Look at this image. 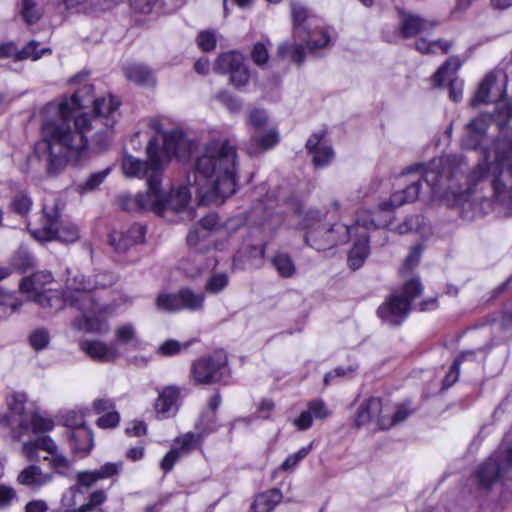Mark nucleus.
<instances>
[{"instance_id":"nucleus-22","label":"nucleus","mask_w":512,"mask_h":512,"mask_svg":"<svg viewBox=\"0 0 512 512\" xmlns=\"http://www.w3.org/2000/svg\"><path fill=\"white\" fill-rule=\"evenodd\" d=\"M500 168L499 175L492 179L494 197L499 202H504L509 196V187L512 186V163L500 162L496 165Z\"/></svg>"},{"instance_id":"nucleus-39","label":"nucleus","mask_w":512,"mask_h":512,"mask_svg":"<svg viewBox=\"0 0 512 512\" xmlns=\"http://www.w3.org/2000/svg\"><path fill=\"white\" fill-rule=\"evenodd\" d=\"M271 262L281 277L290 278L295 274V264L287 253H277Z\"/></svg>"},{"instance_id":"nucleus-16","label":"nucleus","mask_w":512,"mask_h":512,"mask_svg":"<svg viewBox=\"0 0 512 512\" xmlns=\"http://www.w3.org/2000/svg\"><path fill=\"white\" fill-rule=\"evenodd\" d=\"M146 226L135 223L127 230L116 232L110 235V244L115 251L124 253L135 244L143 243L145 240Z\"/></svg>"},{"instance_id":"nucleus-57","label":"nucleus","mask_w":512,"mask_h":512,"mask_svg":"<svg viewBox=\"0 0 512 512\" xmlns=\"http://www.w3.org/2000/svg\"><path fill=\"white\" fill-rule=\"evenodd\" d=\"M473 355L472 351H464L462 352L453 362L449 372L446 374L444 378V384L447 386L453 385L459 376L460 365L464 361L465 355Z\"/></svg>"},{"instance_id":"nucleus-18","label":"nucleus","mask_w":512,"mask_h":512,"mask_svg":"<svg viewBox=\"0 0 512 512\" xmlns=\"http://www.w3.org/2000/svg\"><path fill=\"white\" fill-rule=\"evenodd\" d=\"M278 142L279 134L274 128L266 131L252 132L251 138L246 144V153L251 157L258 156L272 149Z\"/></svg>"},{"instance_id":"nucleus-49","label":"nucleus","mask_w":512,"mask_h":512,"mask_svg":"<svg viewBox=\"0 0 512 512\" xmlns=\"http://www.w3.org/2000/svg\"><path fill=\"white\" fill-rule=\"evenodd\" d=\"M21 15L28 24L36 23L41 17V11L32 0H22Z\"/></svg>"},{"instance_id":"nucleus-6","label":"nucleus","mask_w":512,"mask_h":512,"mask_svg":"<svg viewBox=\"0 0 512 512\" xmlns=\"http://www.w3.org/2000/svg\"><path fill=\"white\" fill-rule=\"evenodd\" d=\"M39 306L50 311H58L64 306L77 308L83 314L100 312L101 305L98 303L94 293L85 289H67L63 293L59 291H48L39 294L37 297Z\"/></svg>"},{"instance_id":"nucleus-41","label":"nucleus","mask_w":512,"mask_h":512,"mask_svg":"<svg viewBox=\"0 0 512 512\" xmlns=\"http://www.w3.org/2000/svg\"><path fill=\"white\" fill-rule=\"evenodd\" d=\"M496 82V78L492 74H488L481 81L477 92L471 100L472 106L489 103V95L492 85Z\"/></svg>"},{"instance_id":"nucleus-30","label":"nucleus","mask_w":512,"mask_h":512,"mask_svg":"<svg viewBox=\"0 0 512 512\" xmlns=\"http://www.w3.org/2000/svg\"><path fill=\"white\" fill-rule=\"evenodd\" d=\"M369 241L366 235L358 238L348 253V266L353 270L359 269L369 255Z\"/></svg>"},{"instance_id":"nucleus-25","label":"nucleus","mask_w":512,"mask_h":512,"mask_svg":"<svg viewBox=\"0 0 512 512\" xmlns=\"http://www.w3.org/2000/svg\"><path fill=\"white\" fill-rule=\"evenodd\" d=\"M80 347L91 358L102 362H112L118 355L117 349L114 346H109L97 340L83 341L80 343Z\"/></svg>"},{"instance_id":"nucleus-27","label":"nucleus","mask_w":512,"mask_h":512,"mask_svg":"<svg viewBox=\"0 0 512 512\" xmlns=\"http://www.w3.org/2000/svg\"><path fill=\"white\" fill-rule=\"evenodd\" d=\"M281 499L282 493L277 488L260 493L255 497L250 512H271Z\"/></svg>"},{"instance_id":"nucleus-34","label":"nucleus","mask_w":512,"mask_h":512,"mask_svg":"<svg viewBox=\"0 0 512 512\" xmlns=\"http://www.w3.org/2000/svg\"><path fill=\"white\" fill-rule=\"evenodd\" d=\"M324 217L319 210H309L306 212L303 218V227L306 229L305 241L307 242V237L311 232L318 233L320 238H325V233H323V226H327L324 223Z\"/></svg>"},{"instance_id":"nucleus-3","label":"nucleus","mask_w":512,"mask_h":512,"mask_svg":"<svg viewBox=\"0 0 512 512\" xmlns=\"http://www.w3.org/2000/svg\"><path fill=\"white\" fill-rule=\"evenodd\" d=\"M163 146L159 139L153 137L147 144V161L126 155L122 160V170L127 177L146 178L149 190L161 184L164 165L172 157L180 161L187 160L194 149L196 142L187 138L181 130H171L163 134Z\"/></svg>"},{"instance_id":"nucleus-21","label":"nucleus","mask_w":512,"mask_h":512,"mask_svg":"<svg viewBox=\"0 0 512 512\" xmlns=\"http://www.w3.org/2000/svg\"><path fill=\"white\" fill-rule=\"evenodd\" d=\"M420 187V179L412 181L411 184L404 189L394 192L389 201L382 202L379 206L380 209L386 211L400 207L406 203L414 202L418 198Z\"/></svg>"},{"instance_id":"nucleus-20","label":"nucleus","mask_w":512,"mask_h":512,"mask_svg":"<svg viewBox=\"0 0 512 512\" xmlns=\"http://www.w3.org/2000/svg\"><path fill=\"white\" fill-rule=\"evenodd\" d=\"M381 411V399L378 397H370L369 399L361 403L360 406L358 407L354 417L355 426L357 428H360L377 419L379 427L381 429H385L386 427L378 419Z\"/></svg>"},{"instance_id":"nucleus-14","label":"nucleus","mask_w":512,"mask_h":512,"mask_svg":"<svg viewBox=\"0 0 512 512\" xmlns=\"http://www.w3.org/2000/svg\"><path fill=\"white\" fill-rule=\"evenodd\" d=\"M153 194L157 195L158 208L154 209V213L163 216L167 210L176 212L184 211L190 201L191 192L187 187H180L175 191H171L168 196H165L160 188V184L151 190Z\"/></svg>"},{"instance_id":"nucleus-31","label":"nucleus","mask_w":512,"mask_h":512,"mask_svg":"<svg viewBox=\"0 0 512 512\" xmlns=\"http://www.w3.org/2000/svg\"><path fill=\"white\" fill-rule=\"evenodd\" d=\"M99 312L83 314L75 319L73 325L79 330L91 333H104L108 330L107 323L98 316Z\"/></svg>"},{"instance_id":"nucleus-64","label":"nucleus","mask_w":512,"mask_h":512,"mask_svg":"<svg viewBox=\"0 0 512 512\" xmlns=\"http://www.w3.org/2000/svg\"><path fill=\"white\" fill-rule=\"evenodd\" d=\"M116 339L122 344H128L136 338V331L131 323L124 324L116 329Z\"/></svg>"},{"instance_id":"nucleus-61","label":"nucleus","mask_w":512,"mask_h":512,"mask_svg":"<svg viewBox=\"0 0 512 512\" xmlns=\"http://www.w3.org/2000/svg\"><path fill=\"white\" fill-rule=\"evenodd\" d=\"M175 441L179 444V453H188L196 448L197 443L199 441V436L195 435L192 432H188L185 435L176 438Z\"/></svg>"},{"instance_id":"nucleus-4","label":"nucleus","mask_w":512,"mask_h":512,"mask_svg":"<svg viewBox=\"0 0 512 512\" xmlns=\"http://www.w3.org/2000/svg\"><path fill=\"white\" fill-rule=\"evenodd\" d=\"M506 434L497 449L477 467L474 478L477 487L490 491L500 485L512 488V442Z\"/></svg>"},{"instance_id":"nucleus-2","label":"nucleus","mask_w":512,"mask_h":512,"mask_svg":"<svg viewBox=\"0 0 512 512\" xmlns=\"http://www.w3.org/2000/svg\"><path fill=\"white\" fill-rule=\"evenodd\" d=\"M237 150L229 139L207 142L187 181L203 204H222L236 191Z\"/></svg>"},{"instance_id":"nucleus-26","label":"nucleus","mask_w":512,"mask_h":512,"mask_svg":"<svg viewBox=\"0 0 512 512\" xmlns=\"http://www.w3.org/2000/svg\"><path fill=\"white\" fill-rule=\"evenodd\" d=\"M52 281V275L50 273L38 272L32 276L24 278L20 282V289L23 292H33V301L39 305L37 297L39 294L46 293L48 290H42V286ZM49 291H53L49 289Z\"/></svg>"},{"instance_id":"nucleus-35","label":"nucleus","mask_w":512,"mask_h":512,"mask_svg":"<svg viewBox=\"0 0 512 512\" xmlns=\"http://www.w3.org/2000/svg\"><path fill=\"white\" fill-rule=\"evenodd\" d=\"M177 397L178 391L175 388H165L155 402L157 413L165 417L174 408Z\"/></svg>"},{"instance_id":"nucleus-5","label":"nucleus","mask_w":512,"mask_h":512,"mask_svg":"<svg viewBox=\"0 0 512 512\" xmlns=\"http://www.w3.org/2000/svg\"><path fill=\"white\" fill-rule=\"evenodd\" d=\"M463 166H467L463 157L445 156L433 159L427 167L422 163L410 165L402 174L419 173L434 193L455 194L452 182L463 174Z\"/></svg>"},{"instance_id":"nucleus-24","label":"nucleus","mask_w":512,"mask_h":512,"mask_svg":"<svg viewBox=\"0 0 512 512\" xmlns=\"http://www.w3.org/2000/svg\"><path fill=\"white\" fill-rule=\"evenodd\" d=\"M68 437L71 442V450L74 453H83L85 456L91 451L93 447V434L84 424H80L72 429Z\"/></svg>"},{"instance_id":"nucleus-42","label":"nucleus","mask_w":512,"mask_h":512,"mask_svg":"<svg viewBox=\"0 0 512 512\" xmlns=\"http://www.w3.org/2000/svg\"><path fill=\"white\" fill-rule=\"evenodd\" d=\"M21 306L17 298L0 288V319L6 318L16 312Z\"/></svg>"},{"instance_id":"nucleus-33","label":"nucleus","mask_w":512,"mask_h":512,"mask_svg":"<svg viewBox=\"0 0 512 512\" xmlns=\"http://www.w3.org/2000/svg\"><path fill=\"white\" fill-rule=\"evenodd\" d=\"M214 260H209L204 257L202 253L193 251L189 254L185 262H183V269L192 277L200 275L211 265H214Z\"/></svg>"},{"instance_id":"nucleus-59","label":"nucleus","mask_w":512,"mask_h":512,"mask_svg":"<svg viewBox=\"0 0 512 512\" xmlns=\"http://www.w3.org/2000/svg\"><path fill=\"white\" fill-rule=\"evenodd\" d=\"M216 99L226 106L231 113H237L241 110V101L227 91L219 92Z\"/></svg>"},{"instance_id":"nucleus-56","label":"nucleus","mask_w":512,"mask_h":512,"mask_svg":"<svg viewBox=\"0 0 512 512\" xmlns=\"http://www.w3.org/2000/svg\"><path fill=\"white\" fill-rule=\"evenodd\" d=\"M422 251L423 247L421 245H415L412 247L409 255L405 259L404 266L400 269L402 276L418 265Z\"/></svg>"},{"instance_id":"nucleus-62","label":"nucleus","mask_w":512,"mask_h":512,"mask_svg":"<svg viewBox=\"0 0 512 512\" xmlns=\"http://www.w3.org/2000/svg\"><path fill=\"white\" fill-rule=\"evenodd\" d=\"M307 407V410L311 412V415L316 419H325L331 414L326 404L321 399L310 401Z\"/></svg>"},{"instance_id":"nucleus-13","label":"nucleus","mask_w":512,"mask_h":512,"mask_svg":"<svg viewBox=\"0 0 512 512\" xmlns=\"http://www.w3.org/2000/svg\"><path fill=\"white\" fill-rule=\"evenodd\" d=\"M326 135V130H319L312 133L306 141L305 148L315 168H324L335 158L333 147L326 140Z\"/></svg>"},{"instance_id":"nucleus-55","label":"nucleus","mask_w":512,"mask_h":512,"mask_svg":"<svg viewBox=\"0 0 512 512\" xmlns=\"http://www.w3.org/2000/svg\"><path fill=\"white\" fill-rule=\"evenodd\" d=\"M110 171V168H106L103 171L92 173L88 179L79 186L81 191L85 192L96 189L104 181Z\"/></svg>"},{"instance_id":"nucleus-32","label":"nucleus","mask_w":512,"mask_h":512,"mask_svg":"<svg viewBox=\"0 0 512 512\" xmlns=\"http://www.w3.org/2000/svg\"><path fill=\"white\" fill-rule=\"evenodd\" d=\"M120 106V101L117 100L114 96L108 95V98L101 97L96 98L93 101V113L89 114V117H103L107 118H115L114 114L118 110Z\"/></svg>"},{"instance_id":"nucleus-10","label":"nucleus","mask_w":512,"mask_h":512,"mask_svg":"<svg viewBox=\"0 0 512 512\" xmlns=\"http://www.w3.org/2000/svg\"><path fill=\"white\" fill-rule=\"evenodd\" d=\"M191 377L196 384L211 385L229 377L228 357L223 350L195 360L191 365Z\"/></svg>"},{"instance_id":"nucleus-11","label":"nucleus","mask_w":512,"mask_h":512,"mask_svg":"<svg viewBox=\"0 0 512 512\" xmlns=\"http://www.w3.org/2000/svg\"><path fill=\"white\" fill-rule=\"evenodd\" d=\"M353 227L344 224H327L323 226L325 238H320L318 233L311 232L307 237V244L317 251L333 248L349 241Z\"/></svg>"},{"instance_id":"nucleus-45","label":"nucleus","mask_w":512,"mask_h":512,"mask_svg":"<svg viewBox=\"0 0 512 512\" xmlns=\"http://www.w3.org/2000/svg\"><path fill=\"white\" fill-rule=\"evenodd\" d=\"M50 342V334L49 331L40 327L33 330L29 335V344L35 351H41L45 349Z\"/></svg>"},{"instance_id":"nucleus-54","label":"nucleus","mask_w":512,"mask_h":512,"mask_svg":"<svg viewBox=\"0 0 512 512\" xmlns=\"http://www.w3.org/2000/svg\"><path fill=\"white\" fill-rule=\"evenodd\" d=\"M196 41L201 50L205 52L213 51L217 43L216 33L213 30L201 31Z\"/></svg>"},{"instance_id":"nucleus-17","label":"nucleus","mask_w":512,"mask_h":512,"mask_svg":"<svg viewBox=\"0 0 512 512\" xmlns=\"http://www.w3.org/2000/svg\"><path fill=\"white\" fill-rule=\"evenodd\" d=\"M158 198L156 194H153L149 189L146 193H138L136 196L121 195L118 197V204L122 210L127 212H136L151 210H159Z\"/></svg>"},{"instance_id":"nucleus-37","label":"nucleus","mask_w":512,"mask_h":512,"mask_svg":"<svg viewBox=\"0 0 512 512\" xmlns=\"http://www.w3.org/2000/svg\"><path fill=\"white\" fill-rule=\"evenodd\" d=\"M277 56L281 59L291 57L300 66L305 59L304 47L301 44L283 42L277 48Z\"/></svg>"},{"instance_id":"nucleus-44","label":"nucleus","mask_w":512,"mask_h":512,"mask_svg":"<svg viewBox=\"0 0 512 512\" xmlns=\"http://www.w3.org/2000/svg\"><path fill=\"white\" fill-rule=\"evenodd\" d=\"M32 207L31 198L23 192L17 193L10 202V209L20 216H26Z\"/></svg>"},{"instance_id":"nucleus-46","label":"nucleus","mask_w":512,"mask_h":512,"mask_svg":"<svg viewBox=\"0 0 512 512\" xmlns=\"http://www.w3.org/2000/svg\"><path fill=\"white\" fill-rule=\"evenodd\" d=\"M197 428L204 434H209L217 430V412L204 410L197 422Z\"/></svg>"},{"instance_id":"nucleus-7","label":"nucleus","mask_w":512,"mask_h":512,"mask_svg":"<svg viewBox=\"0 0 512 512\" xmlns=\"http://www.w3.org/2000/svg\"><path fill=\"white\" fill-rule=\"evenodd\" d=\"M42 212L41 227L32 231L36 239L59 240L67 244L79 239V230L75 225L60 221L59 203L56 199H53L51 204L44 203Z\"/></svg>"},{"instance_id":"nucleus-28","label":"nucleus","mask_w":512,"mask_h":512,"mask_svg":"<svg viewBox=\"0 0 512 512\" xmlns=\"http://www.w3.org/2000/svg\"><path fill=\"white\" fill-rule=\"evenodd\" d=\"M125 77L137 85H153L155 78L152 71L143 64L132 63L123 68Z\"/></svg>"},{"instance_id":"nucleus-19","label":"nucleus","mask_w":512,"mask_h":512,"mask_svg":"<svg viewBox=\"0 0 512 512\" xmlns=\"http://www.w3.org/2000/svg\"><path fill=\"white\" fill-rule=\"evenodd\" d=\"M434 24L411 13L400 11L398 31L403 38H413L422 32L429 31Z\"/></svg>"},{"instance_id":"nucleus-15","label":"nucleus","mask_w":512,"mask_h":512,"mask_svg":"<svg viewBox=\"0 0 512 512\" xmlns=\"http://www.w3.org/2000/svg\"><path fill=\"white\" fill-rule=\"evenodd\" d=\"M461 66V61L457 57H450L447 61L439 67L433 76L435 85L442 87L445 84L449 86V97L451 100L457 102L462 97V90L457 87L456 72Z\"/></svg>"},{"instance_id":"nucleus-8","label":"nucleus","mask_w":512,"mask_h":512,"mask_svg":"<svg viewBox=\"0 0 512 512\" xmlns=\"http://www.w3.org/2000/svg\"><path fill=\"white\" fill-rule=\"evenodd\" d=\"M423 292V286L418 277L405 281L401 295L392 294L389 299L379 306L378 316L390 325L398 326L407 317L412 302Z\"/></svg>"},{"instance_id":"nucleus-58","label":"nucleus","mask_w":512,"mask_h":512,"mask_svg":"<svg viewBox=\"0 0 512 512\" xmlns=\"http://www.w3.org/2000/svg\"><path fill=\"white\" fill-rule=\"evenodd\" d=\"M93 277L95 289L109 288L117 281V276L110 271H99L95 273Z\"/></svg>"},{"instance_id":"nucleus-38","label":"nucleus","mask_w":512,"mask_h":512,"mask_svg":"<svg viewBox=\"0 0 512 512\" xmlns=\"http://www.w3.org/2000/svg\"><path fill=\"white\" fill-rule=\"evenodd\" d=\"M181 303L179 291L177 293L159 294L155 300L157 309L168 313L182 310Z\"/></svg>"},{"instance_id":"nucleus-23","label":"nucleus","mask_w":512,"mask_h":512,"mask_svg":"<svg viewBox=\"0 0 512 512\" xmlns=\"http://www.w3.org/2000/svg\"><path fill=\"white\" fill-rule=\"evenodd\" d=\"M53 479L52 473H45L42 469L35 464L29 465L24 468L17 477L19 484L27 486L31 489H38Z\"/></svg>"},{"instance_id":"nucleus-43","label":"nucleus","mask_w":512,"mask_h":512,"mask_svg":"<svg viewBox=\"0 0 512 512\" xmlns=\"http://www.w3.org/2000/svg\"><path fill=\"white\" fill-rule=\"evenodd\" d=\"M39 46V42L35 40L29 41L21 50H18L17 53V61H22L28 58H32L33 60L40 59L45 53H51L50 48H42L41 50H37Z\"/></svg>"},{"instance_id":"nucleus-36","label":"nucleus","mask_w":512,"mask_h":512,"mask_svg":"<svg viewBox=\"0 0 512 512\" xmlns=\"http://www.w3.org/2000/svg\"><path fill=\"white\" fill-rule=\"evenodd\" d=\"M182 310L197 311L203 308L205 296L203 293H195L190 288H181L179 290Z\"/></svg>"},{"instance_id":"nucleus-9","label":"nucleus","mask_w":512,"mask_h":512,"mask_svg":"<svg viewBox=\"0 0 512 512\" xmlns=\"http://www.w3.org/2000/svg\"><path fill=\"white\" fill-rule=\"evenodd\" d=\"M291 15L294 34L306 41L310 50L323 48L328 45L330 37L324 30L319 29L320 20L301 3L291 2Z\"/></svg>"},{"instance_id":"nucleus-63","label":"nucleus","mask_w":512,"mask_h":512,"mask_svg":"<svg viewBox=\"0 0 512 512\" xmlns=\"http://www.w3.org/2000/svg\"><path fill=\"white\" fill-rule=\"evenodd\" d=\"M250 79V73L245 64L230 73V81L236 87L245 86Z\"/></svg>"},{"instance_id":"nucleus-47","label":"nucleus","mask_w":512,"mask_h":512,"mask_svg":"<svg viewBox=\"0 0 512 512\" xmlns=\"http://www.w3.org/2000/svg\"><path fill=\"white\" fill-rule=\"evenodd\" d=\"M33 262V256L23 247H20L12 258V266L21 272H26L30 269L33 266Z\"/></svg>"},{"instance_id":"nucleus-50","label":"nucleus","mask_w":512,"mask_h":512,"mask_svg":"<svg viewBox=\"0 0 512 512\" xmlns=\"http://www.w3.org/2000/svg\"><path fill=\"white\" fill-rule=\"evenodd\" d=\"M489 165L486 162L479 163L473 171H471L466 179L468 183L467 191H471L472 187L488 177Z\"/></svg>"},{"instance_id":"nucleus-60","label":"nucleus","mask_w":512,"mask_h":512,"mask_svg":"<svg viewBox=\"0 0 512 512\" xmlns=\"http://www.w3.org/2000/svg\"><path fill=\"white\" fill-rule=\"evenodd\" d=\"M312 444L302 447L298 452L289 455L281 465L283 470H290L297 466V464L304 459L310 452Z\"/></svg>"},{"instance_id":"nucleus-12","label":"nucleus","mask_w":512,"mask_h":512,"mask_svg":"<svg viewBox=\"0 0 512 512\" xmlns=\"http://www.w3.org/2000/svg\"><path fill=\"white\" fill-rule=\"evenodd\" d=\"M26 396L23 393H13L7 398L9 412L2 414L4 426L13 430L14 437L19 438L21 433L29 428V420L24 414Z\"/></svg>"},{"instance_id":"nucleus-48","label":"nucleus","mask_w":512,"mask_h":512,"mask_svg":"<svg viewBox=\"0 0 512 512\" xmlns=\"http://www.w3.org/2000/svg\"><path fill=\"white\" fill-rule=\"evenodd\" d=\"M452 44L447 41L443 40H435L432 42L427 41L426 39H419L415 43L416 49L421 53H434L435 48L438 47L442 50L444 54H447L449 52V49L451 48Z\"/></svg>"},{"instance_id":"nucleus-51","label":"nucleus","mask_w":512,"mask_h":512,"mask_svg":"<svg viewBox=\"0 0 512 512\" xmlns=\"http://www.w3.org/2000/svg\"><path fill=\"white\" fill-rule=\"evenodd\" d=\"M229 283V278L225 273H216L209 277L205 284L208 292L217 294L223 291Z\"/></svg>"},{"instance_id":"nucleus-52","label":"nucleus","mask_w":512,"mask_h":512,"mask_svg":"<svg viewBox=\"0 0 512 512\" xmlns=\"http://www.w3.org/2000/svg\"><path fill=\"white\" fill-rule=\"evenodd\" d=\"M358 369V364H349L346 367L340 366L325 374L324 385H329L336 378L350 377Z\"/></svg>"},{"instance_id":"nucleus-40","label":"nucleus","mask_w":512,"mask_h":512,"mask_svg":"<svg viewBox=\"0 0 512 512\" xmlns=\"http://www.w3.org/2000/svg\"><path fill=\"white\" fill-rule=\"evenodd\" d=\"M490 118L486 115H480L475 119L471 120L467 125V131L473 138L474 145L479 143L481 137H483L489 127Z\"/></svg>"},{"instance_id":"nucleus-29","label":"nucleus","mask_w":512,"mask_h":512,"mask_svg":"<svg viewBox=\"0 0 512 512\" xmlns=\"http://www.w3.org/2000/svg\"><path fill=\"white\" fill-rule=\"evenodd\" d=\"M244 56L237 51H230L220 54L215 60L214 70L221 74L231 73L244 63Z\"/></svg>"},{"instance_id":"nucleus-53","label":"nucleus","mask_w":512,"mask_h":512,"mask_svg":"<svg viewBox=\"0 0 512 512\" xmlns=\"http://www.w3.org/2000/svg\"><path fill=\"white\" fill-rule=\"evenodd\" d=\"M268 123V116L264 110L254 109L248 115V124L253 132L262 131Z\"/></svg>"},{"instance_id":"nucleus-1","label":"nucleus","mask_w":512,"mask_h":512,"mask_svg":"<svg viewBox=\"0 0 512 512\" xmlns=\"http://www.w3.org/2000/svg\"><path fill=\"white\" fill-rule=\"evenodd\" d=\"M43 113H56L58 117L43 122L42 138L35 144L32 157L44 162L49 176L60 173L68 163L81 165L89 148L95 153L110 148L115 118L89 117L88 113H83L75 117L72 126L67 101L48 103Z\"/></svg>"}]
</instances>
